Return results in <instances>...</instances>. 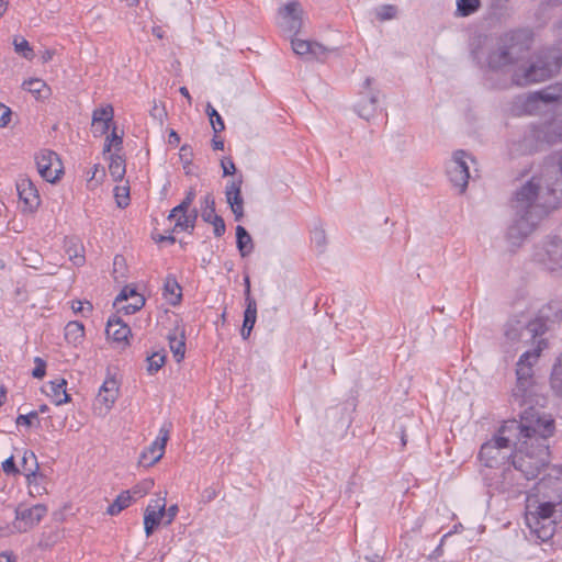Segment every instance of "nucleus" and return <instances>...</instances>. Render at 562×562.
Wrapping results in <instances>:
<instances>
[{"instance_id": "obj_1", "label": "nucleus", "mask_w": 562, "mask_h": 562, "mask_svg": "<svg viewBox=\"0 0 562 562\" xmlns=\"http://www.w3.org/2000/svg\"><path fill=\"white\" fill-rule=\"evenodd\" d=\"M555 430L551 415L536 407L526 408L520 419L505 422L492 439L484 442L479 458L487 468H498L506 463L510 454L513 468L526 480L536 479L548 463L549 439Z\"/></svg>"}, {"instance_id": "obj_2", "label": "nucleus", "mask_w": 562, "mask_h": 562, "mask_svg": "<svg viewBox=\"0 0 562 562\" xmlns=\"http://www.w3.org/2000/svg\"><path fill=\"white\" fill-rule=\"evenodd\" d=\"M531 42L532 37H474L471 53L477 64L491 69L513 66V82L524 87L551 78L562 66L558 48L531 55Z\"/></svg>"}, {"instance_id": "obj_3", "label": "nucleus", "mask_w": 562, "mask_h": 562, "mask_svg": "<svg viewBox=\"0 0 562 562\" xmlns=\"http://www.w3.org/2000/svg\"><path fill=\"white\" fill-rule=\"evenodd\" d=\"M562 201V154L559 166L541 177H532L518 189L512 200L513 221L506 237L519 246L538 226L550 209Z\"/></svg>"}, {"instance_id": "obj_4", "label": "nucleus", "mask_w": 562, "mask_h": 562, "mask_svg": "<svg viewBox=\"0 0 562 562\" xmlns=\"http://www.w3.org/2000/svg\"><path fill=\"white\" fill-rule=\"evenodd\" d=\"M546 330V322L542 318L535 317L529 313H521L507 321L504 329L505 342L503 347L507 352L509 351L506 349L507 345L515 347L517 344L533 342Z\"/></svg>"}, {"instance_id": "obj_5", "label": "nucleus", "mask_w": 562, "mask_h": 562, "mask_svg": "<svg viewBox=\"0 0 562 562\" xmlns=\"http://www.w3.org/2000/svg\"><path fill=\"white\" fill-rule=\"evenodd\" d=\"M555 505L551 502L533 506L528 503L525 521L530 532L542 542L550 540L555 532Z\"/></svg>"}, {"instance_id": "obj_6", "label": "nucleus", "mask_w": 562, "mask_h": 562, "mask_svg": "<svg viewBox=\"0 0 562 562\" xmlns=\"http://www.w3.org/2000/svg\"><path fill=\"white\" fill-rule=\"evenodd\" d=\"M531 259L547 271L562 273V238L544 237L535 245Z\"/></svg>"}, {"instance_id": "obj_7", "label": "nucleus", "mask_w": 562, "mask_h": 562, "mask_svg": "<svg viewBox=\"0 0 562 562\" xmlns=\"http://www.w3.org/2000/svg\"><path fill=\"white\" fill-rule=\"evenodd\" d=\"M305 20L303 5L297 0L284 2L278 8L276 21L284 32L293 35L305 32Z\"/></svg>"}, {"instance_id": "obj_8", "label": "nucleus", "mask_w": 562, "mask_h": 562, "mask_svg": "<svg viewBox=\"0 0 562 562\" xmlns=\"http://www.w3.org/2000/svg\"><path fill=\"white\" fill-rule=\"evenodd\" d=\"M562 99V83H555L544 89L530 93L528 95L518 97L514 103L513 112L516 115L532 113L539 101L548 104Z\"/></svg>"}, {"instance_id": "obj_9", "label": "nucleus", "mask_w": 562, "mask_h": 562, "mask_svg": "<svg viewBox=\"0 0 562 562\" xmlns=\"http://www.w3.org/2000/svg\"><path fill=\"white\" fill-rule=\"evenodd\" d=\"M468 159L472 160L470 155L464 150H457L447 167L448 177L460 193L465 191L470 178Z\"/></svg>"}, {"instance_id": "obj_10", "label": "nucleus", "mask_w": 562, "mask_h": 562, "mask_svg": "<svg viewBox=\"0 0 562 562\" xmlns=\"http://www.w3.org/2000/svg\"><path fill=\"white\" fill-rule=\"evenodd\" d=\"M40 176L47 182L55 183L63 173V165L58 155L49 149L41 150L35 157Z\"/></svg>"}, {"instance_id": "obj_11", "label": "nucleus", "mask_w": 562, "mask_h": 562, "mask_svg": "<svg viewBox=\"0 0 562 562\" xmlns=\"http://www.w3.org/2000/svg\"><path fill=\"white\" fill-rule=\"evenodd\" d=\"M16 191L21 211L23 213H34L41 204V198L32 180L25 176L20 177L16 181Z\"/></svg>"}, {"instance_id": "obj_12", "label": "nucleus", "mask_w": 562, "mask_h": 562, "mask_svg": "<svg viewBox=\"0 0 562 562\" xmlns=\"http://www.w3.org/2000/svg\"><path fill=\"white\" fill-rule=\"evenodd\" d=\"M47 514V507L43 504H36L32 507H18L15 509V521L13 529L19 532H26L34 528Z\"/></svg>"}, {"instance_id": "obj_13", "label": "nucleus", "mask_w": 562, "mask_h": 562, "mask_svg": "<svg viewBox=\"0 0 562 562\" xmlns=\"http://www.w3.org/2000/svg\"><path fill=\"white\" fill-rule=\"evenodd\" d=\"M293 52L305 60L322 59L327 56L331 48L313 40L304 37H290Z\"/></svg>"}, {"instance_id": "obj_14", "label": "nucleus", "mask_w": 562, "mask_h": 562, "mask_svg": "<svg viewBox=\"0 0 562 562\" xmlns=\"http://www.w3.org/2000/svg\"><path fill=\"white\" fill-rule=\"evenodd\" d=\"M373 79L367 77L360 92V100L356 104L357 114L367 121L373 117L378 110L379 91L372 89Z\"/></svg>"}, {"instance_id": "obj_15", "label": "nucleus", "mask_w": 562, "mask_h": 562, "mask_svg": "<svg viewBox=\"0 0 562 562\" xmlns=\"http://www.w3.org/2000/svg\"><path fill=\"white\" fill-rule=\"evenodd\" d=\"M543 344H544V341L542 339L538 340L537 347L535 349L527 350L520 356V358L517 362L516 374H517L518 383L521 386H525L528 383V381L531 379L532 366L538 360L540 352L542 350Z\"/></svg>"}, {"instance_id": "obj_16", "label": "nucleus", "mask_w": 562, "mask_h": 562, "mask_svg": "<svg viewBox=\"0 0 562 562\" xmlns=\"http://www.w3.org/2000/svg\"><path fill=\"white\" fill-rule=\"evenodd\" d=\"M538 138V132L530 130L522 136L512 139L507 144L508 156L514 159L533 153L537 149Z\"/></svg>"}, {"instance_id": "obj_17", "label": "nucleus", "mask_w": 562, "mask_h": 562, "mask_svg": "<svg viewBox=\"0 0 562 562\" xmlns=\"http://www.w3.org/2000/svg\"><path fill=\"white\" fill-rule=\"evenodd\" d=\"M168 439L169 428L162 426L159 430V436L157 437V439L142 452L139 457V463L144 467H151L156 462H158L165 453V448Z\"/></svg>"}, {"instance_id": "obj_18", "label": "nucleus", "mask_w": 562, "mask_h": 562, "mask_svg": "<svg viewBox=\"0 0 562 562\" xmlns=\"http://www.w3.org/2000/svg\"><path fill=\"white\" fill-rule=\"evenodd\" d=\"M241 177L238 180H233L227 183L225 188L226 202L229 204L236 221L244 217V199L241 196Z\"/></svg>"}, {"instance_id": "obj_19", "label": "nucleus", "mask_w": 562, "mask_h": 562, "mask_svg": "<svg viewBox=\"0 0 562 562\" xmlns=\"http://www.w3.org/2000/svg\"><path fill=\"white\" fill-rule=\"evenodd\" d=\"M119 394L117 382L114 379H108L102 384L95 398V405H100L101 413H108L115 403Z\"/></svg>"}, {"instance_id": "obj_20", "label": "nucleus", "mask_w": 562, "mask_h": 562, "mask_svg": "<svg viewBox=\"0 0 562 562\" xmlns=\"http://www.w3.org/2000/svg\"><path fill=\"white\" fill-rule=\"evenodd\" d=\"M113 115L114 111L110 104L94 110L92 114V126L94 127V132L100 135L105 134L110 128Z\"/></svg>"}, {"instance_id": "obj_21", "label": "nucleus", "mask_w": 562, "mask_h": 562, "mask_svg": "<svg viewBox=\"0 0 562 562\" xmlns=\"http://www.w3.org/2000/svg\"><path fill=\"white\" fill-rule=\"evenodd\" d=\"M105 333L113 341L125 342L131 334V329L122 319L113 316L106 323Z\"/></svg>"}, {"instance_id": "obj_22", "label": "nucleus", "mask_w": 562, "mask_h": 562, "mask_svg": "<svg viewBox=\"0 0 562 562\" xmlns=\"http://www.w3.org/2000/svg\"><path fill=\"white\" fill-rule=\"evenodd\" d=\"M65 251L74 266L80 267L86 262L85 247L82 243L75 237L65 239Z\"/></svg>"}, {"instance_id": "obj_23", "label": "nucleus", "mask_w": 562, "mask_h": 562, "mask_svg": "<svg viewBox=\"0 0 562 562\" xmlns=\"http://www.w3.org/2000/svg\"><path fill=\"white\" fill-rule=\"evenodd\" d=\"M22 470L26 476L29 485H32L37 477L38 463L36 456L32 451H25L22 458Z\"/></svg>"}, {"instance_id": "obj_24", "label": "nucleus", "mask_w": 562, "mask_h": 562, "mask_svg": "<svg viewBox=\"0 0 562 562\" xmlns=\"http://www.w3.org/2000/svg\"><path fill=\"white\" fill-rule=\"evenodd\" d=\"M169 348L177 362H181L186 355V337L183 331L168 335Z\"/></svg>"}, {"instance_id": "obj_25", "label": "nucleus", "mask_w": 562, "mask_h": 562, "mask_svg": "<svg viewBox=\"0 0 562 562\" xmlns=\"http://www.w3.org/2000/svg\"><path fill=\"white\" fill-rule=\"evenodd\" d=\"M67 381L59 379L50 382V398L56 405H61L70 401V396L66 391Z\"/></svg>"}, {"instance_id": "obj_26", "label": "nucleus", "mask_w": 562, "mask_h": 562, "mask_svg": "<svg viewBox=\"0 0 562 562\" xmlns=\"http://www.w3.org/2000/svg\"><path fill=\"white\" fill-rule=\"evenodd\" d=\"M198 218V211L193 209L191 212L183 211L172 220L176 221L173 231H192Z\"/></svg>"}, {"instance_id": "obj_27", "label": "nucleus", "mask_w": 562, "mask_h": 562, "mask_svg": "<svg viewBox=\"0 0 562 562\" xmlns=\"http://www.w3.org/2000/svg\"><path fill=\"white\" fill-rule=\"evenodd\" d=\"M164 295L166 300L172 305H176L180 302L182 296V290L179 283L177 282L176 278L171 276L166 278L164 284Z\"/></svg>"}, {"instance_id": "obj_28", "label": "nucleus", "mask_w": 562, "mask_h": 562, "mask_svg": "<svg viewBox=\"0 0 562 562\" xmlns=\"http://www.w3.org/2000/svg\"><path fill=\"white\" fill-rule=\"evenodd\" d=\"M236 244L241 257L248 256L254 250L252 238L244 226L236 227Z\"/></svg>"}, {"instance_id": "obj_29", "label": "nucleus", "mask_w": 562, "mask_h": 562, "mask_svg": "<svg viewBox=\"0 0 562 562\" xmlns=\"http://www.w3.org/2000/svg\"><path fill=\"white\" fill-rule=\"evenodd\" d=\"M156 507L157 510L151 509V504H149L145 510L144 514V522L150 524L154 526H158L165 516V507H166V499L165 498H158L156 499Z\"/></svg>"}, {"instance_id": "obj_30", "label": "nucleus", "mask_w": 562, "mask_h": 562, "mask_svg": "<svg viewBox=\"0 0 562 562\" xmlns=\"http://www.w3.org/2000/svg\"><path fill=\"white\" fill-rule=\"evenodd\" d=\"M85 335V326L82 323L72 321L69 322L65 327V338L74 344L77 345L81 341Z\"/></svg>"}, {"instance_id": "obj_31", "label": "nucleus", "mask_w": 562, "mask_h": 562, "mask_svg": "<svg viewBox=\"0 0 562 562\" xmlns=\"http://www.w3.org/2000/svg\"><path fill=\"white\" fill-rule=\"evenodd\" d=\"M133 501V496L130 491H124L115 501L108 507L106 513L111 516L120 514L123 509L127 508Z\"/></svg>"}, {"instance_id": "obj_32", "label": "nucleus", "mask_w": 562, "mask_h": 562, "mask_svg": "<svg viewBox=\"0 0 562 562\" xmlns=\"http://www.w3.org/2000/svg\"><path fill=\"white\" fill-rule=\"evenodd\" d=\"M130 295H131L130 303L117 307L119 312L123 311L127 315L136 313L145 304L144 296L142 294L137 293L136 291H130Z\"/></svg>"}, {"instance_id": "obj_33", "label": "nucleus", "mask_w": 562, "mask_h": 562, "mask_svg": "<svg viewBox=\"0 0 562 562\" xmlns=\"http://www.w3.org/2000/svg\"><path fill=\"white\" fill-rule=\"evenodd\" d=\"M24 90H27L33 95H35L37 99L44 98V92L48 91V87L46 83L38 78H32L29 80H25L22 85Z\"/></svg>"}, {"instance_id": "obj_34", "label": "nucleus", "mask_w": 562, "mask_h": 562, "mask_svg": "<svg viewBox=\"0 0 562 562\" xmlns=\"http://www.w3.org/2000/svg\"><path fill=\"white\" fill-rule=\"evenodd\" d=\"M456 4H457L456 15L469 16L479 10V8L481 5V1L480 0H457Z\"/></svg>"}, {"instance_id": "obj_35", "label": "nucleus", "mask_w": 562, "mask_h": 562, "mask_svg": "<svg viewBox=\"0 0 562 562\" xmlns=\"http://www.w3.org/2000/svg\"><path fill=\"white\" fill-rule=\"evenodd\" d=\"M109 171L113 180L119 181L125 175V164L120 155L113 154L110 157Z\"/></svg>"}, {"instance_id": "obj_36", "label": "nucleus", "mask_w": 562, "mask_h": 562, "mask_svg": "<svg viewBox=\"0 0 562 562\" xmlns=\"http://www.w3.org/2000/svg\"><path fill=\"white\" fill-rule=\"evenodd\" d=\"M213 216H217L215 213V200L211 193H207L201 200V217L204 222H210Z\"/></svg>"}, {"instance_id": "obj_37", "label": "nucleus", "mask_w": 562, "mask_h": 562, "mask_svg": "<svg viewBox=\"0 0 562 562\" xmlns=\"http://www.w3.org/2000/svg\"><path fill=\"white\" fill-rule=\"evenodd\" d=\"M257 318V303L255 299H249L248 304H246V310L244 313V322L243 326L248 331H251Z\"/></svg>"}, {"instance_id": "obj_38", "label": "nucleus", "mask_w": 562, "mask_h": 562, "mask_svg": "<svg viewBox=\"0 0 562 562\" xmlns=\"http://www.w3.org/2000/svg\"><path fill=\"white\" fill-rule=\"evenodd\" d=\"M551 386L557 394L562 396V353L553 367L551 373Z\"/></svg>"}, {"instance_id": "obj_39", "label": "nucleus", "mask_w": 562, "mask_h": 562, "mask_svg": "<svg viewBox=\"0 0 562 562\" xmlns=\"http://www.w3.org/2000/svg\"><path fill=\"white\" fill-rule=\"evenodd\" d=\"M147 371L149 374H154L158 372L166 361L165 351L154 352L151 356L147 357Z\"/></svg>"}, {"instance_id": "obj_40", "label": "nucleus", "mask_w": 562, "mask_h": 562, "mask_svg": "<svg viewBox=\"0 0 562 562\" xmlns=\"http://www.w3.org/2000/svg\"><path fill=\"white\" fill-rule=\"evenodd\" d=\"M375 18L380 21H389L396 16L397 8L393 4H382L373 10Z\"/></svg>"}, {"instance_id": "obj_41", "label": "nucleus", "mask_w": 562, "mask_h": 562, "mask_svg": "<svg viewBox=\"0 0 562 562\" xmlns=\"http://www.w3.org/2000/svg\"><path fill=\"white\" fill-rule=\"evenodd\" d=\"M205 112H206L207 116L210 117V122H211L214 133L217 134V133H221L222 131H224L225 125H224V122H223L221 115L210 103H207Z\"/></svg>"}, {"instance_id": "obj_42", "label": "nucleus", "mask_w": 562, "mask_h": 562, "mask_svg": "<svg viewBox=\"0 0 562 562\" xmlns=\"http://www.w3.org/2000/svg\"><path fill=\"white\" fill-rule=\"evenodd\" d=\"M195 199V191L193 188H191L187 194L186 198L182 200V202L173 207L168 216L169 220L176 217L179 212L189 211V207L191 206L192 202Z\"/></svg>"}, {"instance_id": "obj_43", "label": "nucleus", "mask_w": 562, "mask_h": 562, "mask_svg": "<svg viewBox=\"0 0 562 562\" xmlns=\"http://www.w3.org/2000/svg\"><path fill=\"white\" fill-rule=\"evenodd\" d=\"M14 49L18 54L26 59H32L34 56L33 49L25 37H15L13 41Z\"/></svg>"}, {"instance_id": "obj_44", "label": "nucleus", "mask_w": 562, "mask_h": 562, "mask_svg": "<svg viewBox=\"0 0 562 562\" xmlns=\"http://www.w3.org/2000/svg\"><path fill=\"white\" fill-rule=\"evenodd\" d=\"M123 138L115 133V128L112 131L111 135L106 137L104 151H111V148L114 147L115 150H121Z\"/></svg>"}, {"instance_id": "obj_45", "label": "nucleus", "mask_w": 562, "mask_h": 562, "mask_svg": "<svg viewBox=\"0 0 562 562\" xmlns=\"http://www.w3.org/2000/svg\"><path fill=\"white\" fill-rule=\"evenodd\" d=\"M71 310L75 313H80L83 316H87L92 312V304L90 302H81L79 300L71 302Z\"/></svg>"}, {"instance_id": "obj_46", "label": "nucleus", "mask_w": 562, "mask_h": 562, "mask_svg": "<svg viewBox=\"0 0 562 562\" xmlns=\"http://www.w3.org/2000/svg\"><path fill=\"white\" fill-rule=\"evenodd\" d=\"M153 485H154L153 481H144L143 483L134 486L132 491H130L131 495L133 497H143L149 492V490Z\"/></svg>"}, {"instance_id": "obj_47", "label": "nucleus", "mask_w": 562, "mask_h": 562, "mask_svg": "<svg viewBox=\"0 0 562 562\" xmlns=\"http://www.w3.org/2000/svg\"><path fill=\"white\" fill-rule=\"evenodd\" d=\"M312 240L319 251H323L326 245V234L324 229H315L312 235Z\"/></svg>"}, {"instance_id": "obj_48", "label": "nucleus", "mask_w": 562, "mask_h": 562, "mask_svg": "<svg viewBox=\"0 0 562 562\" xmlns=\"http://www.w3.org/2000/svg\"><path fill=\"white\" fill-rule=\"evenodd\" d=\"M34 363H35V368L32 371L33 378H35V379L44 378V375L46 373V362L42 358L36 357L34 359Z\"/></svg>"}, {"instance_id": "obj_49", "label": "nucleus", "mask_w": 562, "mask_h": 562, "mask_svg": "<svg viewBox=\"0 0 562 562\" xmlns=\"http://www.w3.org/2000/svg\"><path fill=\"white\" fill-rule=\"evenodd\" d=\"M115 199L116 203L120 207H125L128 205V189L127 188H116L115 189Z\"/></svg>"}, {"instance_id": "obj_50", "label": "nucleus", "mask_w": 562, "mask_h": 562, "mask_svg": "<svg viewBox=\"0 0 562 562\" xmlns=\"http://www.w3.org/2000/svg\"><path fill=\"white\" fill-rule=\"evenodd\" d=\"M214 227V235L216 237H221L225 233V222L222 216H213V218L209 222Z\"/></svg>"}, {"instance_id": "obj_51", "label": "nucleus", "mask_w": 562, "mask_h": 562, "mask_svg": "<svg viewBox=\"0 0 562 562\" xmlns=\"http://www.w3.org/2000/svg\"><path fill=\"white\" fill-rule=\"evenodd\" d=\"M34 420H38L37 412H31L26 415H19L16 417V425L32 426Z\"/></svg>"}, {"instance_id": "obj_52", "label": "nucleus", "mask_w": 562, "mask_h": 562, "mask_svg": "<svg viewBox=\"0 0 562 562\" xmlns=\"http://www.w3.org/2000/svg\"><path fill=\"white\" fill-rule=\"evenodd\" d=\"M11 110L3 103H0V127H4L9 124L11 119Z\"/></svg>"}, {"instance_id": "obj_53", "label": "nucleus", "mask_w": 562, "mask_h": 562, "mask_svg": "<svg viewBox=\"0 0 562 562\" xmlns=\"http://www.w3.org/2000/svg\"><path fill=\"white\" fill-rule=\"evenodd\" d=\"M2 470L7 474H18L20 472V470L16 468L14 463V459L12 456L2 462Z\"/></svg>"}, {"instance_id": "obj_54", "label": "nucleus", "mask_w": 562, "mask_h": 562, "mask_svg": "<svg viewBox=\"0 0 562 562\" xmlns=\"http://www.w3.org/2000/svg\"><path fill=\"white\" fill-rule=\"evenodd\" d=\"M221 166L223 169V176H231V175H234L236 171L235 164L231 158L222 159Z\"/></svg>"}, {"instance_id": "obj_55", "label": "nucleus", "mask_w": 562, "mask_h": 562, "mask_svg": "<svg viewBox=\"0 0 562 562\" xmlns=\"http://www.w3.org/2000/svg\"><path fill=\"white\" fill-rule=\"evenodd\" d=\"M130 291H135V289L125 286L116 296L114 305L119 307L123 302L131 301Z\"/></svg>"}, {"instance_id": "obj_56", "label": "nucleus", "mask_w": 562, "mask_h": 562, "mask_svg": "<svg viewBox=\"0 0 562 562\" xmlns=\"http://www.w3.org/2000/svg\"><path fill=\"white\" fill-rule=\"evenodd\" d=\"M217 496V492L213 486L206 487L202 492V499L204 503L212 502Z\"/></svg>"}, {"instance_id": "obj_57", "label": "nucleus", "mask_w": 562, "mask_h": 562, "mask_svg": "<svg viewBox=\"0 0 562 562\" xmlns=\"http://www.w3.org/2000/svg\"><path fill=\"white\" fill-rule=\"evenodd\" d=\"M179 509L177 505H171L167 510L165 509V515L167 516V520L165 525H170L172 520L176 518Z\"/></svg>"}, {"instance_id": "obj_58", "label": "nucleus", "mask_w": 562, "mask_h": 562, "mask_svg": "<svg viewBox=\"0 0 562 562\" xmlns=\"http://www.w3.org/2000/svg\"><path fill=\"white\" fill-rule=\"evenodd\" d=\"M179 142H180V136L178 135V133L176 131L171 130L168 135V143L170 145H178Z\"/></svg>"}, {"instance_id": "obj_59", "label": "nucleus", "mask_w": 562, "mask_h": 562, "mask_svg": "<svg viewBox=\"0 0 562 562\" xmlns=\"http://www.w3.org/2000/svg\"><path fill=\"white\" fill-rule=\"evenodd\" d=\"M244 281H245V301H246V304H248V300L252 299L251 294H250V280H249V277H245Z\"/></svg>"}, {"instance_id": "obj_60", "label": "nucleus", "mask_w": 562, "mask_h": 562, "mask_svg": "<svg viewBox=\"0 0 562 562\" xmlns=\"http://www.w3.org/2000/svg\"><path fill=\"white\" fill-rule=\"evenodd\" d=\"M151 115L156 119H159L161 120L162 116L165 115V110L164 109H159L157 104H155L151 109Z\"/></svg>"}, {"instance_id": "obj_61", "label": "nucleus", "mask_w": 562, "mask_h": 562, "mask_svg": "<svg viewBox=\"0 0 562 562\" xmlns=\"http://www.w3.org/2000/svg\"><path fill=\"white\" fill-rule=\"evenodd\" d=\"M212 147L214 150H223L224 149V140L217 137L212 139Z\"/></svg>"}, {"instance_id": "obj_62", "label": "nucleus", "mask_w": 562, "mask_h": 562, "mask_svg": "<svg viewBox=\"0 0 562 562\" xmlns=\"http://www.w3.org/2000/svg\"><path fill=\"white\" fill-rule=\"evenodd\" d=\"M156 526L144 522V529L147 537L151 536Z\"/></svg>"}, {"instance_id": "obj_63", "label": "nucleus", "mask_w": 562, "mask_h": 562, "mask_svg": "<svg viewBox=\"0 0 562 562\" xmlns=\"http://www.w3.org/2000/svg\"><path fill=\"white\" fill-rule=\"evenodd\" d=\"M179 92H180L184 98H187V99H188L189 104H191V95H190V93H189V90H188L186 87H181V88L179 89Z\"/></svg>"}, {"instance_id": "obj_64", "label": "nucleus", "mask_w": 562, "mask_h": 562, "mask_svg": "<svg viewBox=\"0 0 562 562\" xmlns=\"http://www.w3.org/2000/svg\"><path fill=\"white\" fill-rule=\"evenodd\" d=\"M0 562H14V560L12 559L11 555H9L7 553H1L0 554Z\"/></svg>"}]
</instances>
